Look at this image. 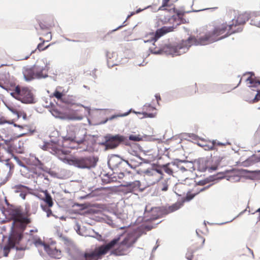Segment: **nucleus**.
Instances as JSON below:
<instances>
[{
	"instance_id": "2f4dec72",
	"label": "nucleus",
	"mask_w": 260,
	"mask_h": 260,
	"mask_svg": "<svg viewBox=\"0 0 260 260\" xmlns=\"http://www.w3.org/2000/svg\"><path fill=\"white\" fill-rule=\"evenodd\" d=\"M142 139V137L140 135H131L128 136V140L134 142H139Z\"/></svg>"
},
{
	"instance_id": "6ab92c4d",
	"label": "nucleus",
	"mask_w": 260,
	"mask_h": 260,
	"mask_svg": "<svg viewBox=\"0 0 260 260\" xmlns=\"http://www.w3.org/2000/svg\"><path fill=\"white\" fill-rule=\"evenodd\" d=\"M182 206V203L180 202H177L173 205L169 206L168 207L162 206L163 207V211H164V213L165 215L168 214L170 213L175 211L180 208V207Z\"/></svg>"
},
{
	"instance_id": "f8f14e48",
	"label": "nucleus",
	"mask_w": 260,
	"mask_h": 260,
	"mask_svg": "<svg viewBox=\"0 0 260 260\" xmlns=\"http://www.w3.org/2000/svg\"><path fill=\"white\" fill-rule=\"evenodd\" d=\"M243 76L247 77L245 81L249 87H257L260 86V81L255 77L253 73H246L244 74Z\"/></svg>"
},
{
	"instance_id": "c9c22d12",
	"label": "nucleus",
	"mask_w": 260,
	"mask_h": 260,
	"mask_svg": "<svg viewBox=\"0 0 260 260\" xmlns=\"http://www.w3.org/2000/svg\"><path fill=\"white\" fill-rule=\"evenodd\" d=\"M170 0H162V5L159 8L158 10H164L166 9L165 8L166 7L169 6V3L170 2Z\"/></svg>"
},
{
	"instance_id": "2eb2a0df",
	"label": "nucleus",
	"mask_w": 260,
	"mask_h": 260,
	"mask_svg": "<svg viewBox=\"0 0 260 260\" xmlns=\"http://www.w3.org/2000/svg\"><path fill=\"white\" fill-rule=\"evenodd\" d=\"M56 119H59L61 120L70 121L74 120H80L83 119V116L81 115H52Z\"/></svg>"
},
{
	"instance_id": "7c9ffc66",
	"label": "nucleus",
	"mask_w": 260,
	"mask_h": 260,
	"mask_svg": "<svg viewBox=\"0 0 260 260\" xmlns=\"http://www.w3.org/2000/svg\"><path fill=\"white\" fill-rule=\"evenodd\" d=\"M41 208L43 211L46 212L47 217H49L52 215V212L49 206L47 207L46 205H41Z\"/></svg>"
},
{
	"instance_id": "864d4df0",
	"label": "nucleus",
	"mask_w": 260,
	"mask_h": 260,
	"mask_svg": "<svg viewBox=\"0 0 260 260\" xmlns=\"http://www.w3.org/2000/svg\"><path fill=\"white\" fill-rule=\"evenodd\" d=\"M256 212L259 213L258 216L257 218V221H260V207L258 209H257L255 212L252 213V214H254Z\"/></svg>"
},
{
	"instance_id": "5fc2aeb1",
	"label": "nucleus",
	"mask_w": 260,
	"mask_h": 260,
	"mask_svg": "<svg viewBox=\"0 0 260 260\" xmlns=\"http://www.w3.org/2000/svg\"><path fill=\"white\" fill-rule=\"evenodd\" d=\"M17 116V118H19L21 117V116H22V118L23 120H26L28 119V117L27 116V115H16Z\"/></svg>"
},
{
	"instance_id": "09e8293b",
	"label": "nucleus",
	"mask_w": 260,
	"mask_h": 260,
	"mask_svg": "<svg viewBox=\"0 0 260 260\" xmlns=\"http://www.w3.org/2000/svg\"><path fill=\"white\" fill-rule=\"evenodd\" d=\"M123 162H124V163L122 164V165L121 166V167H124L125 166V165H128L131 168H134L128 162V160H124L123 159Z\"/></svg>"
},
{
	"instance_id": "bf43d9fd",
	"label": "nucleus",
	"mask_w": 260,
	"mask_h": 260,
	"mask_svg": "<svg viewBox=\"0 0 260 260\" xmlns=\"http://www.w3.org/2000/svg\"><path fill=\"white\" fill-rule=\"evenodd\" d=\"M155 98H156V101H157V103H158L159 101L160 100V99H161L160 95L156 94L155 95Z\"/></svg>"
},
{
	"instance_id": "c03bdc74",
	"label": "nucleus",
	"mask_w": 260,
	"mask_h": 260,
	"mask_svg": "<svg viewBox=\"0 0 260 260\" xmlns=\"http://www.w3.org/2000/svg\"><path fill=\"white\" fill-rule=\"evenodd\" d=\"M74 229L76 230V231L78 234H80V225L79 224V223H76L75 225L74 226Z\"/></svg>"
},
{
	"instance_id": "6e6d98bb",
	"label": "nucleus",
	"mask_w": 260,
	"mask_h": 260,
	"mask_svg": "<svg viewBox=\"0 0 260 260\" xmlns=\"http://www.w3.org/2000/svg\"><path fill=\"white\" fill-rule=\"evenodd\" d=\"M155 115H143V116L142 117H141V119L144 118H154Z\"/></svg>"
},
{
	"instance_id": "4be33fe9",
	"label": "nucleus",
	"mask_w": 260,
	"mask_h": 260,
	"mask_svg": "<svg viewBox=\"0 0 260 260\" xmlns=\"http://www.w3.org/2000/svg\"><path fill=\"white\" fill-rule=\"evenodd\" d=\"M143 109L145 110L147 112H144L142 113H141L139 112H136L135 110H134L133 109H130L128 111L124 113V114H131L132 113H133L134 114H148L147 112L153 111L155 109V108L154 107H153V106H151L150 105H145L144 106Z\"/></svg>"
},
{
	"instance_id": "c85d7f7f",
	"label": "nucleus",
	"mask_w": 260,
	"mask_h": 260,
	"mask_svg": "<svg viewBox=\"0 0 260 260\" xmlns=\"http://www.w3.org/2000/svg\"><path fill=\"white\" fill-rule=\"evenodd\" d=\"M15 188H16L15 191L16 192H22L24 191H28L29 188L28 187L23 185L21 184L17 185L15 186Z\"/></svg>"
},
{
	"instance_id": "39448f33",
	"label": "nucleus",
	"mask_w": 260,
	"mask_h": 260,
	"mask_svg": "<svg viewBox=\"0 0 260 260\" xmlns=\"http://www.w3.org/2000/svg\"><path fill=\"white\" fill-rule=\"evenodd\" d=\"M99 161L97 156L90 155L84 156H74L67 159L68 164L82 170H90L95 168Z\"/></svg>"
},
{
	"instance_id": "412c9836",
	"label": "nucleus",
	"mask_w": 260,
	"mask_h": 260,
	"mask_svg": "<svg viewBox=\"0 0 260 260\" xmlns=\"http://www.w3.org/2000/svg\"><path fill=\"white\" fill-rule=\"evenodd\" d=\"M45 251L51 257L55 258H59L61 255V252L60 250L56 248L52 249L50 246L45 247Z\"/></svg>"
},
{
	"instance_id": "20e7f679",
	"label": "nucleus",
	"mask_w": 260,
	"mask_h": 260,
	"mask_svg": "<svg viewBox=\"0 0 260 260\" xmlns=\"http://www.w3.org/2000/svg\"><path fill=\"white\" fill-rule=\"evenodd\" d=\"M39 25L42 30H47L46 33L40 32V35L45 37L46 40H45L42 37H40L39 40L41 43H39L37 47L40 52L44 51L50 47L52 44H49L48 45L44 46L45 42H49L52 39V34L51 31H49L51 28L54 26V20L52 17L49 16H41L38 18Z\"/></svg>"
},
{
	"instance_id": "dca6fc26",
	"label": "nucleus",
	"mask_w": 260,
	"mask_h": 260,
	"mask_svg": "<svg viewBox=\"0 0 260 260\" xmlns=\"http://www.w3.org/2000/svg\"><path fill=\"white\" fill-rule=\"evenodd\" d=\"M23 74L25 79L27 81L31 80L34 78H36L35 65L30 68H25L23 71Z\"/></svg>"
},
{
	"instance_id": "f257e3e1",
	"label": "nucleus",
	"mask_w": 260,
	"mask_h": 260,
	"mask_svg": "<svg viewBox=\"0 0 260 260\" xmlns=\"http://www.w3.org/2000/svg\"><path fill=\"white\" fill-rule=\"evenodd\" d=\"M233 23L228 24L226 22L218 21L213 25L212 31L199 39L194 36L189 37L187 40H182L176 47L172 48V55H180L185 53L192 45H205L225 38L238 32V28H234Z\"/></svg>"
},
{
	"instance_id": "58836bf2",
	"label": "nucleus",
	"mask_w": 260,
	"mask_h": 260,
	"mask_svg": "<svg viewBox=\"0 0 260 260\" xmlns=\"http://www.w3.org/2000/svg\"><path fill=\"white\" fill-rule=\"evenodd\" d=\"M215 141H213L212 142V144L211 145H204V148L205 150H212L214 148V143H215Z\"/></svg>"
},
{
	"instance_id": "aec40b11",
	"label": "nucleus",
	"mask_w": 260,
	"mask_h": 260,
	"mask_svg": "<svg viewBox=\"0 0 260 260\" xmlns=\"http://www.w3.org/2000/svg\"><path fill=\"white\" fill-rule=\"evenodd\" d=\"M50 98H55L57 99L58 101L63 103H67L68 101L65 97V94L60 92L56 88L55 91L50 95Z\"/></svg>"
},
{
	"instance_id": "bb28decb",
	"label": "nucleus",
	"mask_w": 260,
	"mask_h": 260,
	"mask_svg": "<svg viewBox=\"0 0 260 260\" xmlns=\"http://www.w3.org/2000/svg\"><path fill=\"white\" fill-rule=\"evenodd\" d=\"M251 18V23L252 25L260 27V15L252 16Z\"/></svg>"
},
{
	"instance_id": "3c124183",
	"label": "nucleus",
	"mask_w": 260,
	"mask_h": 260,
	"mask_svg": "<svg viewBox=\"0 0 260 260\" xmlns=\"http://www.w3.org/2000/svg\"><path fill=\"white\" fill-rule=\"evenodd\" d=\"M165 172H166L167 173H168V174H169V175L172 174H173V170H172L171 169L169 168H166V169H165Z\"/></svg>"
},
{
	"instance_id": "a878e982",
	"label": "nucleus",
	"mask_w": 260,
	"mask_h": 260,
	"mask_svg": "<svg viewBox=\"0 0 260 260\" xmlns=\"http://www.w3.org/2000/svg\"><path fill=\"white\" fill-rule=\"evenodd\" d=\"M106 178H102V180L104 183L108 184L112 182H114L117 180V177L114 174L109 175L108 174L105 175Z\"/></svg>"
},
{
	"instance_id": "c756f323",
	"label": "nucleus",
	"mask_w": 260,
	"mask_h": 260,
	"mask_svg": "<svg viewBox=\"0 0 260 260\" xmlns=\"http://www.w3.org/2000/svg\"><path fill=\"white\" fill-rule=\"evenodd\" d=\"M127 115H112V116H111L109 118H106L104 120H102L100 121L98 124H103L106 123L108 120H112L118 117H123L127 116Z\"/></svg>"
},
{
	"instance_id": "680f3d73",
	"label": "nucleus",
	"mask_w": 260,
	"mask_h": 260,
	"mask_svg": "<svg viewBox=\"0 0 260 260\" xmlns=\"http://www.w3.org/2000/svg\"><path fill=\"white\" fill-rule=\"evenodd\" d=\"M7 152H8V153L11 154L12 155V154H13V153H12V150L10 148L8 149Z\"/></svg>"
},
{
	"instance_id": "338daca9",
	"label": "nucleus",
	"mask_w": 260,
	"mask_h": 260,
	"mask_svg": "<svg viewBox=\"0 0 260 260\" xmlns=\"http://www.w3.org/2000/svg\"><path fill=\"white\" fill-rule=\"evenodd\" d=\"M151 172H152L151 171L148 170H146V172H145L146 174H149V175H152L151 174Z\"/></svg>"
},
{
	"instance_id": "1a4fd4ad",
	"label": "nucleus",
	"mask_w": 260,
	"mask_h": 260,
	"mask_svg": "<svg viewBox=\"0 0 260 260\" xmlns=\"http://www.w3.org/2000/svg\"><path fill=\"white\" fill-rule=\"evenodd\" d=\"M174 27L173 26H164L161 28L158 29L156 30L155 33L152 32L149 34V36L151 38V40H145V42H148L149 41H156L159 38L164 36L165 35L169 33L170 32L173 31L174 29Z\"/></svg>"
},
{
	"instance_id": "a18cd8bd",
	"label": "nucleus",
	"mask_w": 260,
	"mask_h": 260,
	"mask_svg": "<svg viewBox=\"0 0 260 260\" xmlns=\"http://www.w3.org/2000/svg\"><path fill=\"white\" fill-rule=\"evenodd\" d=\"M79 207L81 209H84L86 207V206L85 204H79V203H75L73 205V207Z\"/></svg>"
},
{
	"instance_id": "9b49d317",
	"label": "nucleus",
	"mask_w": 260,
	"mask_h": 260,
	"mask_svg": "<svg viewBox=\"0 0 260 260\" xmlns=\"http://www.w3.org/2000/svg\"><path fill=\"white\" fill-rule=\"evenodd\" d=\"M123 163H124V162H123V159L118 155L114 154L109 159L108 165L111 169L114 170L121 167Z\"/></svg>"
},
{
	"instance_id": "9d476101",
	"label": "nucleus",
	"mask_w": 260,
	"mask_h": 260,
	"mask_svg": "<svg viewBox=\"0 0 260 260\" xmlns=\"http://www.w3.org/2000/svg\"><path fill=\"white\" fill-rule=\"evenodd\" d=\"M133 245V243H129L128 240L124 238L120 243L119 247L111 252V254L116 256L125 255L127 252V249Z\"/></svg>"
},
{
	"instance_id": "7ed1b4c3",
	"label": "nucleus",
	"mask_w": 260,
	"mask_h": 260,
	"mask_svg": "<svg viewBox=\"0 0 260 260\" xmlns=\"http://www.w3.org/2000/svg\"><path fill=\"white\" fill-rule=\"evenodd\" d=\"M120 236L115 237L111 241L95 248L94 251L83 253L77 250L71 251L68 248L67 252L69 260H98L101 256L106 254L110 250L114 247L118 243Z\"/></svg>"
},
{
	"instance_id": "79ce46f5",
	"label": "nucleus",
	"mask_w": 260,
	"mask_h": 260,
	"mask_svg": "<svg viewBox=\"0 0 260 260\" xmlns=\"http://www.w3.org/2000/svg\"><path fill=\"white\" fill-rule=\"evenodd\" d=\"M5 123H9V124H13L14 126L17 127L21 128H22L23 127L22 125H19V124H16V123H14L13 122V120L6 121L5 122Z\"/></svg>"
},
{
	"instance_id": "49530a36",
	"label": "nucleus",
	"mask_w": 260,
	"mask_h": 260,
	"mask_svg": "<svg viewBox=\"0 0 260 260\" xmlns=\"http://www.w3.org/2000/svg\"><path fill=\"white\" fill-rule=\"evenodd\" d=\"M107 63L109 67H112L113 66L116 65V63L114 62L112 60H111V58H109L107 60Z\"/></svg>"
},
{
	"instance_id": "13d9d810",
	"label": "nucleus",
	"mask_w": 260,
	"mask_h": 260,
	"mask_svg": "<svg viewBox=\"0 0 260 260\" xmlns=\"http://www.w3.org/2000/svg\"><path fill=\"white\" fill-rule=\"evenodd\" d=\"M90 196V194H88L86 196L81 197V199H86L88 198Z\"/></svg>"
},
{
	"instance_id": "f704fd0d",
	"label": "nucleus",
	"mask_w": 260,
	"mask_h": 260,
	"mask_svg": "<svg viewBox=\"0 0 260 260\" xmlns=\"http://www.w3.org/2000/svg\"><path fill=\"white\" fill-rule=\"evenodd\" d=\"M12 157L15 160L16 162L19 166L24 168H26V166L24 164V163L22 161H21L19 159V158L17 156L14 155V154H12Z\"/></svg>"
},
{
	"instance_id": "0e129e2a",
	"label": "nucleus",
	"mask_w": 260,
	"mask_h": 260,
	"mask_svg": "<svg viewBox=\"0 0 260 260\" xmlns=\"http://www.w3.org/2000/svg\"><path fill=\"white\" fill-rule=\"evenodd\" d=\"M32 53H34V51H31V52H30L28 53V55H27V56L25 57L24 59H27V58L29 57V56H30V55Z\"/></svg>"
},
{
	"instance_id": "4d7b16f0",
	"label": "nucleus",
	"mask_w": 260,
	"mask_h": 260,
	"mask_svg": "<svg viewBox=\"0 0 260 260\" xmlns=\"http://www.w3.org/2000/svg\"><path fill=\"white\" fill-rule=\"evenodd\" d=\"M216 169H217V167L213 166V167H211L209 168V171L211 172V171H215Z\"/></svg>"
},
{
	"instance_id": "5701e85b",
	"label": "nucleus",
	"mask_w": 260,
	"mask_h": 260,
	"mask_svg": "<svg viewBox=\"0 0 260 260\" xmlns=\"http://www.w3.org/2000/svg\"><path fill=\"white\" fill-rule=\"evenodd\" d=\"M140 184L139 181L134 182H124V184L122 185L123 186L127 187L131 191H132L136 188H138Z\"/></svg>"
},
{
	"instance_id": "4468645a",
	"label": "nucleus",
	"mask_w": 260,
	"mask_h": 260,
	"mask_svg": "<svg viewBox=\"0 0 260 260\" xmlns=\"http://www.w3.org/2000/svg\"><path fill=\"white\" fill-rule=\"evenodd\" d=\"M224 177V176L222 173H219L216 175H211L204 179L200 180L197 184L199 185H205L214 181L223 179Z\"/></svg>"
},
{
	"instance_id": "cd10ccee",
	"label": "nucleus",
	"mask_w": 260,
	"mask_h": 260,
	"mask_svg": "<svg viewBox=\"0 0 260 260\" xmlns=\"http://www.w3.org/2000/svg\"><path fill=\"white\" fill-rule=\"evenodd\" d=\"M59 239L60 241L64 242V244L67 246H71L72 245V241L68 237L63 236L62 234L58 235Z\"/></svg>"
},
{
	"instance_id": "72a5a7b5",
	"label": "nucleus",
	"mask_w": 260,
	"mask_h": 260,
	"mask_svg": "<svg viewBox=\"0 0 260 260\" xmlns=\"http://www.w3.org/2000/svg\"><path fill=\"white\" fill-rule=\"evenodd\" d=\"M63 139L65 141L70 140L71 141H75V142H76L78 144H81V143H83L84 141H85V139L84 138L81 139L79 140H76L75 137L72 138L68 136H66L65 137H64Z\"/></svg>"
},
{
	"instance_id": "774afa93",
	"label": "nucleus",
	"mask_w": 260,
	"mask_h": 260,
	"mask_svg": "<svg viewBox=\"0 0 260 260\" xmlns=\"http://www.w3.org/2000/svg\"><path fill=\"white\" fill-rule=\"evenodd\" d=\"M241 80H242V78H240L239 79V80L238 83L237 84V85H236V86H235L234 87V88H236V87H237V86H238L240 84V83H241Z\"/></svg>"
},
{
	"instance_id": "473e14b6",
	"label": "nucleus",
	"mask_w": 260,
	"mask_h": 260,
	"mask_svg": "<svg viewBox=\"0 0 260 260\" xmlns=\"http://www.w3.org/2000/svg\"><path fill=\"white\" fill-rule=\"evenodd\" d=\"M35 245L36 247L43 246L44 250H45V247H48L49 245L43 242L40 239H37L35 242Z\"/></svg>"
},
{
	"instance_id": "37998d69",
	"label": "nucleus",
	"mask_w": 260,
	"mask_h": 260,
	"mask_svg": "<svg viewBox=\"0 0 260 260\" xmlns=\"http://www.w3.org/2000/svg\"><path fill=\"white\" fill-rule=\"evenodd\" d=\"M257 93L255 96L254 99V101L255 102H257L260 100V90L256 89Z\"/></svg>"
},
{
	"instance_id": "ddd939ff",
	"label": "nucleus",
	"mask_w": 260,
	"mask_h": 260,
	"mask_svg": "<svg viewBox=\"0 0 260 260\" xmlns=\"http://www.w3.org/2000/svg\"><path fill=\"white\" fill-rule=\"evenodd\" d=\"M248 19L249 17L248 14L241 13L239 14L236 18L232 20V23H233L234 21V28H237L238 26L244 24ZM237 28L239 29V31L241 30L240 28L237 27Z\"/></svg>"
},
{
	"instance_id": "a19ab883",
	"label": "nucleus",
	"mask_w": 260,
	"mask_h": 260,
	"mask_svg": "<svg viewBox=\"0 0 260 260\" xmlns=\"http://www.w3.org/2000/svg\"><path fill=\"white\" fill-rule=\"evenodd\" d=\"M162 187L161 188V190L166 191L168 189V185L167 184V181L166 180L162 182Z\"/></svg>"
},
{
	"instance_id": "393cba45",
	"label": "nucleus",
	"mask_w": 260,
	"mask_h": 260,
	"mask_svg": "<svg viewBox=\"0 0 260 260\" xmlns=\"http://www.w3.org/2000/svg\"><path fill=\"white\" fill-rule=\"evenodd\" d=\"M32 163L33 165L38 167L39 169L42 171H45L46 167H44V164L39 159L38 157H34V159L32 160Z\"/></svg>"
},
{
	"instance_id": "8fccbe9b",
	"label": "nucleus",
	"mask_w": 260,
	"mask_h": 260,
	"mask_svg": "<svg viewBox=\"0 0 260 260\" xmlns=\"http://www.w3.org/2000/svg\"><path fill=\"white\" fill-rule=\"evenodd\" d=\"M9 161V159H7V161ZM6 165L9 168V169L10 170H11L12 169H13L14 168V165L12 164H10L8 162H7L6 164Z\"/></svg>"
},
{
	"instance_id": "e433bc0d",
	"label": "nucleus",
	"mask_w": 260,
	"mask_h": 260,
	"mask_svg": "<svg viewBox=\"0 0 260 260\" xmlns=\"http://www.w3.org/2000/svg\"><path fill=\"white\" fill-rule=\"evenodd\" d=\"M130 172L126 171L125 172H121L118 174L117 179L118 178L119 179H123V178L125 177L126 176L128 175Z\"/></svg>"
},
{
	"instance_id": "de8ad7c7",
	"label": "nucleus",
	"mask_w": 260,
	"mask_h": 260,
	"mask_svg": "<svg viewBox=\"0 0 260 260\" xmlns=\"http://www.w3.org/2000/svg\"><path fill=\"white\" fill-rule=\"evenodd\" d=\"M28 191H24L22 192H20V194H19V196L23 199V200H24L25 199V197H26V194H27V192Z\"/></svg>"
},
{
	"instance_id": "b1692460",
	"label": "nucleus",
	"mask_w": 260,
	"mask_h": 260,
	"mask_svg": "<svg viewBox=\"0 0 260 260\" xmlns=\"http://www.w3.org/2000/svg\"><path fill=\"white\" fill-rule=\"evenodd\" d=\"M43 192L44 193L45 197L43 199V200L48 205L49 207H52L53 205V202L51 195L47 190H45Z\"/></svg>"
},
{
	"instance_id": "e2e57ef3",
	"label": "nucleus",
	"mask_w": 260,
	"mask_h": 260,
	"mask_svg": "<svg viewBox=\"0 0 260 260\" xmlns=\"http://www.w3.org/2000/svg\"><path fill=\"white\" fill-rule=\"evenodd\" d=\"M48 144H45L43 146V149L44 150H46L47 147H48Z\"/></svg>"
},
{
	"instance_id": "69168bd1",
	"label": "nucleus",
	"mask_w": 260,
	"mask_h": 260,
	"mask_svg": "<svg viewBox=\"0 0 260 260\" xmlns=\"http://www.w3.org/2000/svg\"><path fill=\"white\" fill-rule=\"evenodd\" d=\"M251 172L252 173H255V174H258L260 173V171L259 170H258V171L255 170V171H251Z\"/></svg>"
},
{
	"instance_id": "0eeeda50",
	"label": "nucleus",
	"mask_w": 260,
	"mask_h": 260,
	"mask_svg": "<svg viewBox=\"0 0 260 260\" xmlns=\"http://www.w3.org/2000/svg\"><path fill=\"white\" fill-rule=\"evenodd\" d=\"M11 95L16 99L25 104L33 103L34 95L27 87L17 86L11 92Z\"/></svg>"
},
{
	"instance_id": "a211bd4d",
	"label": "nucleus",
	"mask_w": 260,
	"mask_h": 260,
	"mask_svg": "<svg viewBox=\"0 0 260 260\" xmlns=\"http://www.w3.org/2000/svg\"><path fill=\"white\" fill-rule=\"evenodd\" d=\"M47 67H40L37 64H35V73L36 74V78H45L48 76V69H46Z\"/></svg>"
},
{
	"instance_id": "423d86ee",
	"label": "nucleus",
	"mask_w": 260,
	"mask_h": 260,
	"mask_svg": "<svg viewBox=\"0 0 260 260\" xmlns=\"http://www.w3.org/2000/svg\"><path fill=\"white\" fill-rule=\"evenodd\" d=\"M104 140L98 142V144L100 146H105V150L114 149L116 148L121 143H124L128 145V140L124 136L116 134L112 135L108 134L104 136Z\"/></svg>"
},
{
	"instance_id": "603ef678",
	"label": "nucleus",
	"mask_w": 260,
	"mask_h": 260,
	"mask_svg": "<svg viewBox=\"0 0 260 260\" xmlns=\"http://www.w3.org/2000/svg\"><path fill=\"white\" fill-rule=\"evenodd\" d=\"M50 112L51 113L54 112L56 114H61V112L59 111L58 110H57L56 108H53L51 110H50Z\"/></svg>"
},
{
	"instance_id": "f03ea898",
	"label": "nucleus",
	"mask_w": 260,
	"mask_h": 260,
	"mask_svg": "<svg viewBox=\"0 0 260 260\" xmlns=\"http://www.w3.org/2000/svg\"><path fill=\"white\" fill-rule=\"evenodd\" d=\"M30 222V220L26 216H22L15 219L12 224L11 231L8 238V243L3 248L4 256H8L11 249L18 250H24V247L16 246L22 240L23 237V232L27 224Z\"/></svg>"
},
{
	"instance_id": "ea45409f",
	"label": "nucleus",
	"mask_w": 260,
	"mask_h": 260,
	"mask_svg": "<svg viewBox=\"0 0 260 260\" xmlns=\"http://www.w3.org/2000/svg\"><path fill=\"white\" fill-rule=\"evenodd\" d=\"M52 150L55 153H60L61 152L63 154H66V153H65L64 151L61 150L60 149H58L55 147H53L52 148Z\"/></svg>"
},
{
	"instance_id": "052dcab7",
	"label": "nucleus",
	"mask_w": 260,
	"mask_h": 260,
	"mask_svg": "<svg viewBox=\"0 0 260 260\" xmlns=\"http://www.w3.org/2000/svg\"><path fill=\"white\" fill-rule=\"evenodd\" d=\"M11 139L5 140L4 141V142H5V144L8 145L9 144V143L11 142Z\"/></svg>"
},
{
	"instance_id": "f3484780",
	"label": "nucleus",
	"mask_w": 260,
	"mask_h": 260,
	"mask_svg": "<svg viewBox=\"0 0 260 260\" xmlns=\"http://www.w3.org/2000/svg\"><path fill=\"white\" fill-rule=\"evenodd\" d=\"M260 162V154H254L249 156L246 160L243 162V166L244 167H249L253 165L255 163Z\"/></svg>"
},
{
	"instance_id": "6e6552de",
	"label": "nucleus",
	"mask_w": 260,
	"mask_h": 260,
	"mask_svg": "<svg viewBox=\"0 0 260 260\" xmlns=\"http://www.w3.org/2000/svg\"><path fill=\"white\" fill-rule=\"evenodd\" d=\"M163 207H150L146 206L144 212V218L147 221H151L161 217L165 215Z\"/></svg>"
},
{
	"instance_id": "4c0bfd02",
	"label": "nucleus",
	"mask_w": 260,
	"mask_h": 260,
	"mask_svg": "<svg viewBox=\"0 0 260 260\" xmlns=\"http://www.w3.org/2000/svg\"><path fill=\"white\" fill-rule=\"evenodd\" d=\"M197 194V193L192 194L189 192H188L185 196V201L187 202L190 201L194 198Z\"/></svg>"
}]
</instances>
